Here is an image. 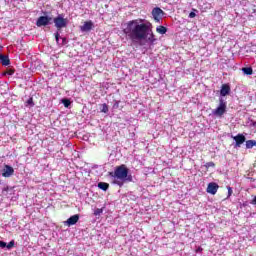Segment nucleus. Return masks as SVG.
<instances>
[{
	"label": "nucleus",
	"instance_id": "1",
	"mask_svg": "<svg viewBox=\"0 0 256 256\" xmlns=\"http://www.w3.org/2000/svg\"><path fill=\"white\" fill-rule=\"evenodd\" d=\"M123 33L131 41L133 45H139V47H145V45H155V34H153V28L151 23L146 22L143 19L130 20L125 24Z\"/></svg>",
	"mask_w": 256,
	"mask_h": 256
},
{
	"label": "nucleus",
	"instance_id": "2",
	"mask_svg": "<svg viewBox=\"0 0 256 256\" xmlns=\"http://www.w3.org/2000/svg\"><path fill=\"white\" fill-rule=\"evenodd\" d=\"M110 177L113 178V183L119 187H123L125 181H133V176L129 175V169L125 165L116 167L114 172H110Z\"/></svg>",
	"mask_w": 256,
	"mask_h": 256
},
{
	"label": "nucleus",
	"instance_id": "3",
	"mask_svg": "<svg viewBox=\"0 0 256 256\" xmlns=\"http://www.w3.org/2000/svg\"><path fill=\"white\" fill-rule=\"evenodd\" d=\"M224 113H227V100L223 97H219V105L212 111L215 117H223Z\"/></svg>",
	"mask_w": 256,
	"mask_h": 256
},
{
	"label": "nucleus",
	"instance_id": "4",
	"mask_svg": "<svg viewBox=\"0 0 256 256\" xmlns=\"http://www.w3.org/2000/svg\"><path fill=\"white\" fill-rule=\"evenodd\" d=\"M53 23H54L56 29H58V31H60V29H65V27H67V25H69V19L65 18V14H58L53 19Z\"/></svg>",
	"mask_w": 256,
	"mask_h": 256
},
{
	"label": "nucleus",
	"instance_id": "5",
	"mask_svg": "<svg viewBox=\"0 0 256 256\" xmlns=\"http://www.w3.org/2000/svg\"><path fill=\"white\" fill-rule=\"evenodd\" d=\"M51 21H53V18L50 16H40L36 21V25L38 27H47V25H51Z\"/></svg>",
	"mask_w": 256,
	"mask_h": 256
},
{
	"label": "nucleus",
	"instance_id": "6",
	"mask_svg": "<svg viewBox=\"0 0 256 256\" xmlns=\"http://www.w3.org/2000/svg\"><path fill=\"white\" fill-rule=\"evenodd\" d=\"M232 139L235 140V144H234L235 149L241 147V145H243V143H245L246 141L245 135L243 134H237L236 136H232Z\"/></svg>",
	"mask_w": 256,
	"mask_h": 256
},
{
	"label": "nucleus",
	"instance_id": "7",
	"mask_svg": "<svg viewBox=\"0 0 256 256\" xmlns=\"http://www.w3.org/2000/svg\"><path fill=\"white\" fill-rule=\"evenodd\" d=\"M13 173H15V169L9 165H5L4 168L2 169V177L9 178L13 176Z\"/></svg>",
	"mask_w": 256,
	"mask_h": 256
},
{
	"label": "nucleus",
	"instance_id": "8",
	"mask_svg": "<svg viewBox=\"0 0 256 256\" xmlns=\"http://www.w3.org/2000/svg\"><path fill=\"white\" fill-rule=\"evenodd\" d=\"M152 16L157 21V23H159L161 21V19H163V11L159 7L154 8L152 10Z\"/></svg>",
	"mask_w": 256,
	"mask_h": 256
},
{
	"label": "nucleus",
	"instance_id": "9",
	"mask_svg": "<svg viewBox=\"0 0 256 256\" xmlns=\"http://www.w3.org/2000/svg\"><path fill=\"white\" fill-rule=\"evenodd\" d=\"M230 93H231V86H229V84H223L220 89V97L225 99V97H227V95H229Z\"/></svg>",
	"mask_w": 256,
	"mask_h": 256
},
{
	"label": "nucleus",
	"instance_id": "10",
	"mask_svg": "<svg viewBox=\"0 0 256 256\" xmlns=\"http://www.w3.org/2000/svg\"><path fill=\"white\" fill-rule=\"evenodd\" d=\"M219 189V185H217V183L215 182H211L208 184V187H207V193H210V195H215L217 193Z\"/></svg>",
	"mask_w": 256,
	"mask_h": 256
},
{
	"label": "nucleus",
	"instance_id": "11",
	"mask_svg": "<svg viewBox=\"0 0 256 256\" xmlns=\"http://www.w3.org/2000/svg\"><path fill=\"white\" fill-rule=\"evenodd\" d=\"M78 221H79V214H76L68 218L67 221L64 222V224L67 225L68 227H71L72 225H77Z\"/></svg>",
	"mask_w": 256,
	"mask_h": 256
},
{
	"label": "nucleus",
	"instance_id": "12",
	"mask_svg": "<svg viewBox=\"0 0 256 256\" xmlns=\"http://www.w3.org/2000/svg\"><path fill=\"white\" fill-rule=\"evenodd\" d=\"M91 29H93V22L91 21H87V22H84V25H82L80 27V30L83 32V33H87L89 31H91Z\"/></svg>",
	"mask_w": 256,
	"mask_h": 256
},
{
	"label": "nucleus",
	"instance_id": "13",
	"mask_svg": "<svg viewBox=\"0 0 256 256\" xmlns=\"http://www.w3.org/2000/svg\"><path fill=\"white\" fill-rule=\"evenodd\" d=\"M0 247L1 249H13V247H15V240H11L8 244L6 242L0 241Z\"/></svg>",
	"mask_w": 256,
	"mask_h": 256
},
{
	"label": "nucleus",
	"instance_id": "14",
	"mask_svg": "<svg viewBox=\"0 0 256 256\" xmlns=\"http://www.w3.org/2000/svg\"><path fill=\"white\" fill-rule=\"evenodd\" d=\"M0 61L1 64L4 65L5 67H7V65H10L11 60H9V56L7 55H0Z\"/></svg>",
	"mask_w": 256,
	"mask_h": 256
},
{
	"label": "nucleus",
	"instance_id": "15",
	"mask_svg": "<svg viewBox=\"0 0 256 256\" xmlns=\"http://www.w3.org/2000/svg\"><path fill=\"white\" fill-rule=\"evenodd\" d=\"M59 39H61V41H62L60 43V45H66L67 44V38H61V35L59 34V32H56L55 33V40L58 43V45H59Z\"/></svg>",
	"mask_w": 256,
	"mask_h": 256
},
{
	"label": "nucleus",
	"instance_id": "16",
	"mask_svg": "<svg viewBox=\"0 0 256 256\" xmlns=\"http://www.w3.org/2000/svg\"><path fill=\"white\" fill-rule=\"evenodd\" d=\"M253 147H256V141L255 140H247L246 141V149H253Z\"/></svg>",
	"mask_w": 256,
	"mask_h": 256
},
{
	"label": "nucleus",
	"instance_id": "17",
	"mask_svg": "<svg viewBox=\"0 0 256 256\" xmlns=\"http://www.w3.org/2000/svg\"><path fill=\"white\" fill-rule=\"evenodd\" d=\"M98 189H101L102 191H107L109 189V184L105 182L98 183Z\"/></svg>",
	"mask_w": 256,
	"mask_h": 256
},
{
	"label": "nucleus",
	"instance_id": "18",
	"mask_svg": "<svg viewBox=\"0 0 256 256\" xmlns=\"http://www.w3.org/2000/svg\"><path fill=\"white\" fill-rule=\"evenodd\" d=\"M242 71L244 75H253V68L251 67H244Z\"/></svg>",
	"mask_w": 256,
	"mask_h": 256
},
{
	"label": "nucleus",
	"instance_id": "19",
	"mask_svg": "<svg viewBox=\"0 0 256 256\" xmlns=\"http://www.w3.org/2000/svg\"><path fill=\"white\" fill-rule=\"evenodd\" d=\"M157 33H160V35H165L167 33V28L165 26H159L156 28Z\"/></svg>",
	"mask_w": 256,
	"mask_h": 256
},
{
	"label": "nucleus",
	"instance_id": "20",
	"mask_svg": "<svg viewBox=\"0 0 256 256\" xmlns=\"http://www.w3.org/2000/svg\"><path fill=\"white\" fill-rule=\"evenodd\" d=\"M101 113H109V106L107 104H102L100 108Z\"/></svg>",
	"mask_w": 256,
	"mask_h": 256
},
{
	"label": "nucleus",
	"instance_id": "21",
	"mask_svg": "<svg viewBox=\"0 0 256 256\" xmlns=\"http://www.w3.org/2000/svg\"><path fill=\"white\" fill-rule=\"evenodd\" d=\"M26 107H35V103H33V99L32 98H29L26 101Z\"/></svg>",
	"mask_w": 256,
	"mask_h": 256
},
{
	"label": "nucleus",
	"instance_id": "22",
	"mask_svg": "<svg viewBox=\"0 0 256 256\" xmlns=\"http://www.w3.org/2000/svg\"><path fill=\"white\" fill-rule=\"evenodd\" d=\"M102 213H103V208H97V209L94 211L95 217H99V215H101Z\"/></svg>",
	"mask_w": 256,
	"mask_h": 256
},
{
	"label": "nucleus",
	"instance_id": "23",
	"mask_svg": "<svg viewBox=\"0 0 256 256\" xmlns=\"http://www.w3.org/2000/svg\"><path fill=\"white\" fill-rule=\"evenodd\" d=\"M62 103L64 107H69L71 105V101L69 99H63Z\"/></svg>",
	"mask_w": 256,
	"mask_h": 256
},
{
	"label": "nucleus",
	"instance_id": "24",
	"mask_svg": "<svg viewBox=\"0 0 256 256\" xmlns=\"http://www.w3.org/2000/svg\"><path fill=\"white\" fill-rule=\"evenodd\" d=\"M15 74V70L14 69H8L7 71L4 72V75H14Z\"/></svg>",
	"mask_w": 256,
	"mask_h": 256
},
{
	"label": "nucleus",
	"instance_id": "25",
	"mask_svg": "<svg viewBox=\"0 0 256 256\" xmlns=\"http://www.w3.org/2000/svg\"><path fill=\"white\" fill-rule=\"evenodd\" d=\"M205 167H206L207 169H209V167H215V163H213V162H207L206 165H205Z\"/></svg>",
	"mask_w": 256,
	"mask_h": 256
},
{
	"label": "nucleus",
	"instance_id": "26",
	"mask_svg": "<svg viewBox=\"0 0 256 256\" xmlns=\"http://www.w3.org/2000/svg\"><path fill=\"white\" fill-rule=\"evenodd\" d=\"M194 17H197V14L195 12H190L189 13V18L194 19Z\"/></svg>",
	"mask_w": 256,
	"mask_h": 256
},
{
	"label": "nucleus",
	"instance_id": "27",
	"mask_svg": "<svg viewBox=\"0 0 256 256\" xmlns=\"http://www.w3.org/2000/svg\"><path fill=\"white\" fill-rule=\"evenodd\" d=\"M231 195H233V189L228 187V197H231Z\"/></svg>",
	"mask_w": 256,
	"mask_h": 256
},
{
	"label": "nucleus",
	"instance_id": "28",
	"mask_svg": "<svg viewBox=\"0 0 256 256\" xmlns=\"http://www.w3.org/2000/svg\"><path fill=\"white\" fill-rule=\"evenodd\" d=\"M252 205H256V196L253 198V200L251 201Z\"/></svg>",
	"mask_w": 256,
	"mask_h": 256
},
{
	"label": "nucleus",
	"instance_id": "29",
	"mask_svg": "<svg viewBox=\"0 0 256 256\" xmlns=\"http://www.w3.org/2000/svg\"><path fill=\"white\" fill-rule=\"evenodd\" d=\"M8 189H9L8 187L3 188L2 193L7 192V191H8Z\"/></svg>",
	"mask_w": 256,
	"mask_h": 256
},
{
	"label": "nucleus",
	"instance_id": "30",
	"mask_svg": "<svg viewBox=\"0 0 256 256\" xmlns=\"http://www.w3.org/2000/svg\"><path fill=\"white\" fill-rule=\"evenodd\" d=\"M116 106H117V107L119 106V102H116Z\"/></svg>",
	"mask_w": 256,
	"mask_h": 256
}]
</instances>
